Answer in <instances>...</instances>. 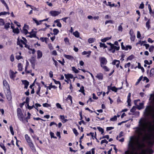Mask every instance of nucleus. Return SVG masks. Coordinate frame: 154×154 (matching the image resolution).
I'll return each mask as SVG.
<instances>
[{"label":"nucleus","mask_w":154,"mask_h":154,"mask_svg":"<svg viewBox=\"0 0 154 154\" xmlns=\"http://www.w3.org/2000/svg\"><path fill=\"white\" fill-rule=\"evenodd\" d=\"M100 63V66L105 65L107 63V60L106 58L104 57H100L99 58Z\"/></svg>","instance_id":"4"},{"label":"nucleus","mask_w":154,"mask_h":154,"mask_svg":"<svg viewBox=\"0 0 154 154\" xmlns=\"http://www.w3.org/2000/svg\"><path fill=\"white\" fill-rule=\"evenodd\" d=\"M60 118L61 119L63 120V121H62V122L63 123H65L68 121V120L65 119V117L64 116H60Z\"/></svg>","instance_id":"24"},{"label":"nucleus","mask_w":154,"mask_h":154,"mask_svg":"<svg viewBox=\"0 0 154 154\" xmlns=\"http://www.w3.org/2000/svg\"><path fill=\"white\" fill-rule=\"evenodd\" d=\"M92 96L93 99L97 100L98 99V97L96 96L95 94L94 93L93 94Z\"/></svg>","instance_id":"64"},{"label":"nucleus","mask_w":154,"mask_h":154,"mask_svg":"<svg viewBox=\"0 0 154 154\" xmlns=\"http://www.w3.org/2000/svg\"><path fill=\"white\" fill-rule=\"evenodd\" d=\"M17 115L19 119L22 122L23 121V114L21 109L18 108L17 110Z\"/></svg>","instance_id":"3"},{"label":"nucleus","mask_w":154,"mask_h":154,"mask_svg":"<svg viewBox=\"0 0 154 154\" xmlns=\"http://www.w3.org/2000/svg\"><path fill=\"white\" fill-rule=\"evenodd\" d=\"M117 119V116H114L113 118H112L110 119V120L112 121H116Z\"/></svg>","instance_id":"40"},{"label":"nucleus","mask_w":154,"mask_h":154,"mask_svg":"<svg viewBox=\"0 0 154 154\" xmlns=\"http://www.w3.org/2000/svg\"><path fill=\"white\" fill-rule=\"evenodd\" d=\"M107 89L109 90H111L115 92H117L118 89L115 87H111V86H108L107 87Z\"/></svg>","instance_id":"7"},{"label":"nucleus","mask_w":154,"mask_h":154,"mask_svg":"<svg viewBox=\"0 0 154 154\" xmlns=\"http://www.w3.org/2000/svg\"><path fill=\"white\" fill-rule=\"evenodd\" d=\"M154 48V46H151L149 48V51L150 52H152Z\"/></svg>","instance_id":"50"},{"label":"nucleus","mask_w":154,"mask_h":154,"mask_svg":"<svg viewBox=\"0 0 154 154\" xmlns=\"http://www.w3.org/2000/svg\"><path fill=\"white\" fill-rule=\"evenodd\" d=\"M43 106L44 107H47L49 106L50 105L48 104L45 103H43Z\"/></svg>","instance_id":"61"},{"label":"nucleus","mask_w":154,"mask_h":154,"mask_svg":"<svg viewBox=\"0 0 154 154\" xmlns=\"http://www.w3.org/2000/svg\"><path fill=\"white\" fill-rule=\"evenodd\" d=\"M144 114L145 116H150L154 119V107L151 106H148L145 110Z\"/></svg>","instance_id":"2"},{"label":"nucleus","mask_w":154,"mask_h":154,"mask_svg":"<svg viewBox=\"0 0 154 154\" xmlns=\"http://www.w3.org/2000/svg\"><path fill=\"white\" fill-rule=\"evenodd\" d=\"M30 35H29L27 36H28L30 37V38H32V37H36V34L35 33H31V32H30Z\"/></svg>","instance_id":"31"},{"label":"nucleus","mask_w":154,"mask_h":154,"mask_svg":"<svg viewBox=\"0 0 154 154\" xmlns=\"http://www.w3.org/2000/svg\"><path fill=\"white\" fill-rule=\"evenodd\" d=\"M56 106L58 108H59L61 109H62L60 104L58 103H57L56 104Z\"/></svg>","instance_id":"57"},{"label":"nucleus","mask_w":154,"mask_h":154,"mask_svg":"<svg viewBox=\"0 0 154 154\" xmlns=\"http://www.w3.org/2000/svg\"><path fill=\"white\" fill-rule=\"evenodd\" d=\"M144 5L143 3H142L140 6H139V8L141 9H143L144 8Z\"/></svg>","instance_id":"62"},{"label":"nucleus","mask_w":154,"mask_h":154,"mask_svg":"<svg viewBox=\"0 0 154 154\" xmlns=\"http://www.w3.org/2000/svg\"><path fill=\"white\" fill-rule=\"evenodd\" d=\"M64 56L66 58L69 60H72L74 59L73 57L71 55L64 54Z\"/></svg>","instance_id":"19"},{"label":"nucleus","mask_w":154,"mask_h":154,"mask_svg":"<svg viewBox=\"0 0 154 154\" xmlns=\"http://www.w3.org/2000/svg\"><path fill=\"white\" fill-rule=\"evenodd\" d=\"M3 84L5 87L7 89V90H8L9 89V85L7 82V81L4 80L3 81Z\"/></svg>","instance_id":"10"},{"label":"nucleus","mask_w":154,"mask_h":154,"mask_svg":"<svg viewBox=\"0 0 154 154\" xmlns=\"http://www.w3.org/2000/svg\"><path fill=\"white\" fill-rule=\"evenodd\" d=\"M106 143V144L108 143V142L107 141L106 139H104L103 140H102L100 143L101 144H103V143Z\"/></svg>","instance_id":"48"},{"label":"nucleus","mask_w":154,"mask_h":154,"mask_svg":"<svg viewBox=\"0 0 154 154\" xmlns=\"http://www.w3.org/2000/svg\"><path fill=\"white\" fill-rule=\"evenodd\" d=\"M73 131L74 133L75 134V135L76 136L78 135V133L77 132V130L75 128H74L73 129Z\"/></svg>","instance_id":"54"},{"label":"nucleus","mask_w":154,"mask_h":154,"mask_svg":"<svg viewBox=\"0 0 154 154\" xmlns=\"http://www.w3.org/2000/svg\"><path fill=\"white\" fill-rule=\"evenodd\" d=\"M50 135L51 138H54L57 139V137L54 136V134L53 133L51 132H50Z\"/></svg>","instance_id":"45"},{"label":"nucleus","mask_w":154,"mask_h":154,"mask_svg":"<svg viewBox=\"0 0 154 154\" xmlns=\"http://www.w3.org/2000/svg\"><path fill=\"white\" fill-rule=\"evenodd\" d=\"M100 47H104V48H106L107 47V46L105 44L101 43H100Z\"/></svg>","instance_id":"42"},{"label":"nucleus","mask_w":154,"mask_h":154,"mask_svg":"<svg viewBox=\"0 0 154 154\" xmlns=\"http://www.w3.org/2000/svg\"><path fill=\"white\" fill-rule=\"evenodd\" d=\"M60 13V12L56 11H52L50 12V14L53 16H57Z\"/></svg>","instance_id":"5"},{"label":"nucleus","mask_w":154,"mask_h":154,"mask_svg":"<svg viewBox=\"0 0 154 154\" xmlns=\"http://www.w3.org/2000/svg\"><path fill=\"white\" fill-rule=\"evenodd\" d=\"M18 69L20 71H22V66L20 63H19L18 65Z\"/></svg>","instance_id":"38"},{"label":"nucleus","mask_w":154,"mask_h":154,"mask_svg":"<svg viewBox=\"0 0 154 154\" xmlns=\"http://www.w3.org/2000/svg\"><path fill=\"white\" fill-rule=\"evenodd\" d=\"M17 45H19L21 48H23V46L22 44H25V42L22 40H20L18 38L17 39Z\"/></svg>","instance_id":"6"},{"label":"nucleus","mask_w":154,"mask_h":154,"mask_svg":"<svg viewBox=\"0 0 154 154\" xmlns=\"http://www.w3.org/2000/svg\"><path fill=\"white\" fill-rule=\"evenodd\" d=\"M108 23H113V20H106L105 22V24L106 25Z\"/></svg>","instance_id":"44"},{"label":"nucleus","mask_w":154,"mask_h":154,"mask_svg":"<svg viewBox=\"0 0 154 154\" xmlns=\"http://www.w3.org/2000/svg\"><path fill=\"white\" fill-rule=\"evenodd\" d=\"M123 28L121 25H119L118 27V30L119 31L122 32Z\"/></svg>","instance_id":"55"},{"label":"nucleus","mask_w":154,"mask_h":154,"mask_svg":"<svg viewBox=\"0 0 154 154\" xmlns=\"http://www.w3.org/2000/svg\"><path fill=\"white\" fill-rule=\"evenodd\" d=\"M108 4H106V5H107V6H109L111 7H113L115 6V4H111V2H108Z\"/></svg>","instance_id":"46"},{"label":"nucleus","mask_w":154,"mask_h":154,"mask_svg":"<svg viewBox=\"0 0 154 154\" xmlns=\"http://www.w3.org/2000/svg\"><path fill=\"white\" fill-rule=\"evenodd\" d=\"M1 1L2 3V4L6 7L8 10L9 8L5 1L4 0H1Z\"/></svg>","instance_id":"27"},{"label":"nucleus","mask_w":154,"mask_h":154,"mask_svg":"<svg viewBox=\"0 0 154 154\" xmlns=\"http://www.w3.org/2000/svg\"><path fill=\"white\" fill-rule=\"evenodd\" d=\"M67 100H69L71 101V103L72 102V97L70 95H69L66 99Z\"/></svg>","instance_id":"53"},{"label":"nucleus","mask_w":154,"mask_h":154,"mask_svg":"<svg viewBox=\"0 0 154 154\" xmlns=\"http://www.w3.org/2000/svg\"><path fill=\"white\" fill-rule=\"evenodd\" d=\"M111 36L110 37H107L105 38H104L103 39H101V41L102 42H106L107 40H109L111 39Z\"/></svg>","instance_id":"22"},{"label":"nucleus","mask_w":154,"mask_h":154,"mask_svg":"<svg viewBox=\"0 0 154 154\" xmlns=\"http://www.w3.org/2000/svg\"><path fill=\"white\" fill-rule=\"evenodd\" d=\"M7 14H9V12H6L5 11L2 12L0 13V16H1L2 15H5Z\"/></svg>","instance_id":"33"},{"label":"nucleus","mask_w":154,"mask_h":154,"mask_svg":"<svg viewBox=\"0 0 154 154\" xmlns=\"http://www.w3.org/2000/svg\"><path fill=\"white\" fill-rule=\"evenodd\" d=\"M141 37V34H140V32L139 31H138L137 32V38H140Z\"/></svg>","instance_id":"59"},{"label":"nucleus","mask_w":154,"mask_h":154,"mask_svg":"<svg viewBox=\"0 0 154 154\" xmlns=\"http://www.w3.org/2000/svg\"><path fill=\"white\" fill-rule=\"evenodd\" d=\"M149 21H150V20L149 19L148 20V21L147 22H146V27H147L148 28V29H149L150 27V26L149 25V23H150Z\"/></svg>","instance_id":"35"},{"label":"nucleus","mask_w":154,"mask_h":154,"mask_svg":"<svg viewBox=\"0 0 154 154\" xmlns=\"http://www.w3.org/2000/svg\"><path fill=\"white\" fill-rule=\"evenodd\" d=\"M28 144L32 150H35V147H34L33 144V143L32 142L28 143Z\"/></svg>","instance_id":"16"},{"label":"nucleus","mask_w":154,"mask_h":154,"mask_svg":"<svg viewBox=\"0 0 154 154\" xmlns=\"http://www.w3.org/2000/svg\"><path fill=\"white\" fill-rule=\"evenodd\" d=\"M95 40V39L93 38H90L88 39V41L90 43H92Z\"/></svg>","instance_id":"26"},{"label":"nucleus","mask_w":154,"mask_h":154,"mask_svg":"<svg viewBox=\"0 0 154 154\" xmlns=\"http://www.w3.org/2000/svg\"><path fill=\"white\" fill-rule=\"evenodd\" d=\"M10 129L11 132V134L13 135H14V132L12 127L11 126L10 127Z\"/></svg>","instance_id":"47"},{"label":"nucleus","mask_w":154,"mask_h":154,"mask_svg":"<svg viewBox=\"0 0 154 154\" xmlns=\"http://www.w3.org/2000/svg\"><path fill=\"white\" fill-rule=\"evenodd\" d=\"M22 82L25 85L24 88L27 89L29 85V82L26 80L22 81Z\"/></svg>","instance_id":"12"},{"label":"nucleus","mask_w":154,"mask_h":154,"mask_svg":"<svg viewBox=\"0 0 154 154\" xmlns=\"http://www.w3.org/2000/svg\"><path fill=\"white\" fill-rule=\"evenodd\" d=\"M54 34L55 35H57L59 32V31L57 29H54L53 30Z\"/></svg>","instance_id":"30"},{"label":"nucleus","mask_w":154,"mask_h":154,"mask_svg":"<svg viewBox=\"0 0 154 154\" xmlns=\"http://www.w3.org/2000/svg\"><path fill=\"white\" fill-rule=\"evenodd\" d=\"M5 24V23L4 21L2 19H0V25L2 26L3 25Z\"/></svg>","instance_id":"51"},{"label":"nucleus","mask_w":154,"mask_h":154,"mask_svg":"<svg viewBox=\"0 0 154 154\" xmlns=\"http://www.w3.org/2000/svg\"><path fill=\"white\" fill-rule=\"evenodd\" d=\"M28 26L27 25H25L23 28V33L26 35L27 33H28V32L27 30L26 29L28 28Z\"/></svg>","instance_id":"9"},{"label":"nucleus","mask_w":154,"mask_h":154,"mask_svg":"<svg viewBox=\"0 0 154 154\" xmlns=\"http://www.w3.org/2000/svg\"><path fill=\"white\" fill-rule=\"evenodd\" d=\"M100 66L106 72H108L109 71V69L105 65H103Z\"/></svg>","instance_id":"20"},{"label":"nucleus","mask_w":154,"mask_h":154,"mask_svg":"<svg viewBox=\"0 0 154 154\" xmlns=\"http://www.w3.org/2000/svg\"><path fill=\"white\" fill-rule=\"evenodd\" d=\"M64 41L66 43V44H69V40L67 38H65L64 39Z\"/></svg>","instance_id":"41"},{"label":"nucleus","mask_w":154,"mask_h":154,"mask_svg":"<svg viewBox=\"0 0 154 154\" xmlns=\"http://www.w3.org/2000/svg\"><path fill=\"white\" fill-rule=\"evenodd\" d=\"M131 40L132 41H134V40L135 38V36L134 35H131Z\"/></svg>","instance_id":"56"},{"label":"nucleus","mask_w":154,"mask_h":154,"mask_svg":"<svg viewBox=\"0 0 154 154\" xmlns=\"http://www.w3.org/2000/svg\"><path fill=\"white\" fill-rule=\"evenodd\" d=\"M25 137L26 140L28 143L32 142L30 137H29L27 134H26L25 136Z\"/></svg>","instance_id":"17"},{"label":"nucleus","mask_w":154,"mask_h":154,"mask_svg":"<svg viewBox=\"0 0 154 154\" xmlns=\"http://www.w3.org/2000/svg\"><path fill=\"white\" fill-rule=\"evenodd\" d=\"M91 53V51H84L82 53V54L83 55H85L87 54L90 55Z\"/></svg>","instance_id":"29"},{"label":"nucleus","mask_w":154,"mask_h":154,"mask_svg":"<svg viewBox=\"0 0 154 154\" xmlns=\"http://www.w3.org/2000/svg\"><path fill=\"white\" fill-rule=\"evenodd\" d=\"M11 74L10 75V77L11 79H14L15 77V73L13 71L11 70Z\"/></svg>","instance_id":"23"},{"label":"nucleus","mask_w":154,"mask_h":154,"mask_svg":"<svg viewBox=\"0 0 154 154\" xmlns=\"http://www.w3.org/2000/svg\"><path fill=\"white\" fill-rule=\"evenodd\" d=\"M73 34L75 37L77 38L79 37V33L77 31L73 32Z\"/></svg>","instance_id":"28"},{"label":"nucleus","mask_w":154,"mask_h":154,"mask_svg":"<svg viewBox=\"0 0 154 154\" xmlns=\"http://www.w3.org/2000/svg\"><path fill=\"white\" fill-rule=\"evenodd\" d=\"M143 78V77L142 76H141L140 77V78H139V79L138 80V81L136 83V85H138L139 82L141 81L142 79Z\"/></svg>","instance_id":"52"},{"label":"nucleus","mask_w":154,"mask_h":154,"mask_svg":"<svg viewBox=\"0 0 154 154\" xmlns=\"http://www.w3.org/2000/svg\"><path fill=\"white\" fill-rule=\"evenodd\" d=\"M149 100H151V101L152 103H154V93L151 94L150 95V97H149Z\"/></svg>","instance_id":"15"},{"label":"nucleus","mask_w":154,"mask_h":154,"mask_svg":"<svg viewBox=\"0 0 154 154\" xmlns=\"http://www.w3.org/2000/svg\"><path fill=\"white\" fill-rule=\"evenodd\" d=\"M27 108L29 109H32L33 107H34V105H33L32 106H30L29 105V103L27 104Z\"/></svg>","instance_id":"49"},{"label":"nucleus","mask_w":154,"mask_h":154,"mask_svg":"<svg viewBox=\"0 0 154 154\" xmlns=\"http://www.w3.org/2000/svg\"><path fill=\"white\" fill-rule=\"evenodd\" d=\"M13 31L14 33H16L17 34H18L19 32V30L18 28L14 29L13 30Z\"/></svg>","instance_id":"36"},{"label":"nucleus","mask_w":154,"mask_h":154,"mask_svg":"<svg viewBox=\"0 0 154 154\" xmlns=\"http://www.w3.org/2000/svg\"><path fill=\"white\" fill-rule=\"evenodd\" d=\"M112 46V48H111V49H114L115 50L117 51L119 50V47L115 46L114 45Z\"/></svg>","instance_id":"32"},{"label":"nucleus","mask_w":154,"mask_h":154,"mask_svg":"<svg viewBox=\"0 0 154 154\" xmlns=\"http://www.w3.org/2000/svg\"><path fill=\"white\" fill-rule=\"evenodd\" d=\"M116 62L117 63L116 64V66L118 68L119 66V64L120 63V61L119 60H115L113 62L112 64L113 65H116Z\"/></svg>","instance_id":"21"},{"label":"nucleus","mask_w":154,"mask_h":154,"mask_svg":"<svg viewBox=\"0 0 154 154\" xmlns=\"http://www.w3.org/2000/svg\"><path fill=\"white\" fill-rule=\"evenodd\" d=\"M104 138H106L107 139H109V136L108 135H106L105 136H104L102 138H100V139H103Z\"/></svg>","instance_id":"60"},{"label":"nucleus","mask_w":154,"mask_h":154,"mask_svg":"<svg viewBox=\"0 0 154 154\" xmlns=\"http://www.w3.org/2000/svg\"><path fill=\"white\" fill-rule=\"evenodd\" d=\"M7 91L8 93L6 94V96L7 99L9 101L11 100V95L10 91H9V90H7Z\"/></svg>","instance_id":"14"},{"label":"nucleus","mask_w":154,"mask_h":154,"mask_svg":"<svg viewBox=\"0 0 154 154\" xmlns=\"http://www.w3.org/2000/svg\"><path fill=\"white\" fill-rule=\"evenodd\" d=\"M154 74V69L152 68L151 69L150 72V75L151 76H153Z\"/></svg>","instance_id":"37"},{"label":"nucleus","mask_w":154,"mask_h":154,"mask_svg":"<svg viewBox=\"0 0 154 154\" xmlns=\"http://www.w3.org/2000/svg\"><path fill=\"white\" fill-rule=\"evenodd\" d=\"M96 77L99 80H102L103 77V74L101 73H99L97 74Z\"/></svg>","instance_id":"13"},{"label":"nucleus","mask_w":154,"mask_h":154,"mask_svg":"<svg viewBox=\"0 0 154 154\" xmlns=\"http://www.w3.org/2000/svg\"><path fill=\"white\" fill-rule=\"evenodd\" d=\"M72 71H73L75 73H77L79 72V71L77 69H76L75 67H72Z\"/></svg>","instance_id":"34"},{"label":"nucleus","mask_w":154,"mask_h":154,"mask_svg":"<svg viewBox=\"0 0 154 154\" xmlns=\"http://www.w3.org/2000/svg\"><path fill=\"white\" fill-rule=\"evenodd\" d=\"M97 129L100 132H101V134H103L104 132L103 129L102 128H101L100 127H97Z\"/></svg>","instance_id":"39"},{"label":"nucleus","mask_w":154,"mask_h":154,"mask_svg":"<svg viewBox=\"0 0 154 154\" xmlns=\"http://www.w3.org/2000/svg\"><path fill=\"white\" fill-rule=\"evenodd\" d=\"M33 20L35 21V23L36 24V25H40L41 23V22L43 21H46L48 20V18H47L43 20H40L39 22H38L37 20L36 19H34V18H32Z\"/></svg>","instance_id":"8"},{"label":"nucleus","mask_w":154,"mask_h":154,"mask_svg":"<svg viewBox=\"0 0 154 154\" xmlns=\"http://www.w3.org/2000/svg\"><path fill=\"white\" fill-rule=\"evenodd\" d=\"M53 125H55L56 126H57V124L54 122H52L50 124V126H51Z\"/></svg>","instance_id":"58"},{"label":"nucleus","mask_w":154,"mask_h":154,"mask_svg":"<svg viewBox=\"0 0 154 154\" xmlns=\"http://www.w3.org/2000/svg\"><path fill=\"white\" fill-rule=\"evenodd\" d=\"M143 103H139V105L137 106V109H142L143 108Z\"/></svg>","instance_id":"25"},{"label":"nucleus","mask_w":154,"mask_h":154,"mask_svg":"<svg viewBox=\"0 0 154 154\" xmlns=\"http://www.w3.org/2000/svg\"><path fill=\"white\" fill-rule=\"evenodd\" d=\"M139 124L140 128H138L136 131L138 137L134 139L133 137H131L128 144V147L131 151L127 150L125 152V154H134V152L135 151L139 150L145 146L143 143H140L139 139L140 137L144 139H145L147 124L144 121L140 120L139 122Z\"/></svg>","instance_id":"1"},{"label":"nucleus","mask_w":154,"mask_h":154,"mask_svg":"<svg viewBox=\"0 0 154 154\" xmlns=\"http://www.w3.org/2000/svg\"><path fill=\"white\" fill-rule=\"evenodd\" d=\"M37 58L38 59L41 58L42 56V53L40 50H38L37 51Z\"/></svg>","instance_id":"11"},{"label":"nucleus","mask_w":154,"mask_h":154,"mask_svg":"<svg viewBox=\"0 0 154 154\" xmlns=\"http://www.w3.org/2000/svg\"><path fill=\"white\" fill-rule=\"evenodd\" d=\"M10 23H6L5 25V28L6 29H8L10 27Z\"/></svg>","instance_id":"43"},{"label":"nucleus","mask_w":154,"mask_h":154,"mask_svg":"<svg viewBox=\"0 0 154 154\" xmlns=\"http://www.w3.org/2000/svg\"><path fill=\"white\" fill-rule=\"evenodd\" d=\"M10 60L11 61L13 62L14 61V55L12 54L10 57Z\"/></svg>","instance_id":"63"},{"label":"nucleus","mask_w":154,"mask_h":154,"mask_svg":"<svg viewBox=\"0 0 154 154\" xmlns=\"http://www.w3.org/2000/svg\"><path fill=\"white\" fill-rule=\"evenodd\" d=\"M64 75L66 78L67 79L69 78L72 79L73 78V75L71 74H65Z\"/></svg>","instance_id":"18"}]
</instances>
